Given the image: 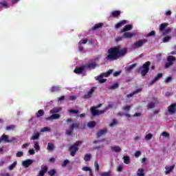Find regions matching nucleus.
I'll return each mask as SVG.
<instances>
[{"instance_id":"nucleus-1","label":"nucleus","mask_w":176,"mask_h":176,"mask_svg":"<svg viewBox=\"0 0 176 176\" xmlns=\"http://www.w3.org/2000/svg\"><path fill=\"white\" fill-rule=\"evenodd\" d=\"M108 55L106 56L107 61H115L120 57H123L127 53V48L120 50V47H114L108 50Z\"/></svg>"},{"instance_id":"nucleus-2","label":"nucleus","mask_w":176,"mask_h":176,"mask_svg":"<svg viewBox=\"0 0 176 176\" xmlns=\"http://www.w3.org/2000/svg\"><path fill=\"white\" fill-rule=\"evenodd\" d=\"M149 67H151V61H147L139 68V71H141L142 76H145L149 72Z\"/></svg>"},{"instance_id":"nucleus-3","label":"nucleus","mask_w":176,"mask_h":176,"mask_svg":"<svg viewBox=\"0 0 176 176\" xmlns=\"http://www.w3.org/2000/svg\"><path fill=\"white\" fill-rule=\"evenodd\" d=\"M98 60H100V57L96 56L93 60V62H89L84 65L85 69L86 68L88 69H96V67H97V61H98Z\"/></svg>"},{"instance_id":"nucleus-4","label":"nucleus","mask_w":176,"mask_h":176,"mask_svg":"<svg viewBox=\"0 0 176 176\" xmlns=\"http://www.w3.org/2000/svg\"><path fill=\"white\" fill-rule=\"evenodd\" d=\"M80 124L79 122H74L69 125V129H66L67 135H72V133H74V130H78Z\"/></svg>"},{"instance_id":"nucleus-5","label":"nucleus","mask_w":176,"mask_h":176,"mask_svg":"<svg viewBox=\"0 0 176 176\" xmlns=\"http://www.w3.org/2000/svg\"><path fill=\"white\" fill-rule=\"evenodd\" d=\"M167 63L164 65V68H170L171 65H174V62L176 61V58L174 56H167Z\"/></svg>"},{"instance_id":"nucleus-6","label":"nucleus","mask_w":176,"mask_h":176,"mask_svg":"<svg viewBox=\"0 0 176 176\" xmlns=\"http://www.w3.org/2000/svg\"><path fill=\"white\" fill-rule=\"evenodd\" d=\"M146 42H148V39L146 38L140 39L133 43V47L135 49H140V47H142Z\"/></svg>"},{"instance_id":"nucleus-7","label":"nucleus","mask_w":176,"mask_h":176,"mask_svg":"<svg viewBox=\"0 0 176 176\" xmlns=\"http://www.w3.org/2000/svg\"><path fill=\"white\" fill-rule=\"evenodd\" d=\"M97 89V87H93L91 88V89L83 96L82 98L85 100H89V98H91L93 96V93H94V91Z\"/></svg>"},{"instance_id":"nucleus-8","label":"nucleus","mask_w":176,"mask_h":176,"mask_svg":"<svg viewBox=\"0 0 176 176\" xmlns=\"http://www.w3.org/2000/svg\"><path fill=\"white\" fill-rule=\"evenodd\" d=\"M69 151L70 152V155L74 157L75 155L78 153V151H79V147L75 146L74 144L70 146Z\"/></svg>"},{"instance_id":"nucleus-9","label":"nucleus","mask_w":176,"mask_h":176,"mask_svg":"<svg viewBox=\"0 0 176 176\" xmlns=\"http://www.w3.org/2000/svg\"><path fill=\"white\" fill-rule=\"evenodd\" d=\"M91 113H92L93 116H97V115H101L105 113V110L98 111L95 107L91 108Z\"/></svg>"},{"instance_id":"nucleus-10","label":"nucleus","mask_w":176,"mask_h":176,"mask_svg":"<svg viewBox=\"0 0 176 176\" xmlns=\"http://www.w3.org/2000/svg\"><path fill=\"white\" fill-rule=\"evenodd\" d=\"M162 78H163V74H162V73L157 74L155 76V77L150 81L149 85L151 86H152V85H155V83H156V82H157V80H159V79H162Z\"/></svg>"},{"instance_id":"nucleus-11","label":"nucleus","mask_w":176,"mask_h":176,"mask_svg":"<svg viewBox=\"0 0 176 176\" xmlns=\"http://www.w3.org/2000/svg\"><path fill=\"white\" fill-rule=\"evenodd\" d=\"M168 112L170 115H174L176 113V103H173L168 107Z\"/></svg>"},{"instance_id":"nucleus-12","label":"nucleus","mask_w":176,"mask_h":176,"mask_svg":"<svg viewBox=\"0 0 176 176\" xmlns=\"http://www.w3.org/2000/svg\"><path fill=\"white\" fill-rule=\"evenodd\" d=\"M120 14H122V12L120 10H114L110 13V16L113 17V19H118Z\"/></svg>"},{"instance_id":"nucleus-13","label":"nucleus","mask_w":176,"mask_h":176,"mask_svg":"<svg viewBox=\"0 0 176 176\" xmlns=\"http://www.w3.org/2000/svg\"><path fill=\"white\" fill-rule=\"evenodd\" d=\"M122 36L123 38H125V39H131L133 36H135V33H131L130 32H124Z\"/></svg>"},{"instance_id":"nucleus-14","label":"nucleus","mask_w":176,"mask_h":176,"mask_svg":"<svg viewBox=\"0 0 176 176\" xmlns=\"http://www.w3.org/2000/svg\"><path fill=\"white\" fill-rule=\"evenodd\" d=\"M107 133H108V130L107 129L99 130L96 133L97 138H100V137H102V135L107 134Z\"/></svg>"},{"instance_id":"nucleus-15","label":"nucleus","mask_w":176,"mask_h":176,"mask_svg":"<svg viewBox=\"0 0 176 176\" xmlns=\"http://www.w3.org/2000/svg\"><path fill=\"white\" fill-rule=\"evenodd\" d=\"M104 74H102L100 76L95 77V79L96 80H98L99 83H105V82H107V79L104 78Z\"/></svg>"},{"instance_id":"nucleus-16","label":"nucleus","mask_w":176,"mask_h":176,"mask_svg":"<svg viewBox=\"0 0 176 176\" xmlns=\"http://www.w3.org/2000/svg\"><path fill=\"white\" fill-rule=\"evenodd\" d=\"M133 30V25H126L123 29L120 30V33L123 34V32H127V31H131Z\"/></svg>"},{"instance_id":"nucleus-17","label":"nucleus","mask_w":176,"mask_h":176,"mask_svg":"<svg viewBox=\"0 0 176 176\" xmlns=\"http://www.w3.org/2000/svg\"><path fill=\"white\" fill-rule=\"evenodd\" d=\"M32 163H34V160L28 159V160L23 161L22 164H23V167L28 168V166H31V164H32Z\"/></svg>"},{"instance_id":"nucleus-18","label":"nucleus","mask_w":176,"mask_h":176,"mask_svg":"<svg viewBox=\"0 0 176 176\" xmlns=\"http://www.w3.org/2000/svg\"><path fill=\"white\" fill-rule=\"evenodd\" d=\"M102 27H104L103 23L95 24L92 28H91V31H96V30H100Z\"/></svg>"},{"instance_id":"nucleus-19","label":"nucleus","mask_w":176,"mask_h":176,"mask_svg":"<svg viewBox=\"0 0 176 176\" xmlns=\"http://www.w3.org/2000/svg\"><path fill=\"white\" fill-rule=\"evenodd\" d=\"M39 138H41V133L36 131H34L33 135L31 138V140L35 141L36 140H39Z\"/></svg>"},{"instance_id":"nucleus-20","label":"nucleus","mask_w":176,"mask_h":176,"mask_svg":"<svg viewBox=\"0 0 176 176\" xmlns=\"http://www.w3.org/2000/svg\"><path fill=\"white\" fill-rule=\"evenodd\" d=\"M60 114L57 113H52V116H50L48 118H45V120H56V119H60Z\"/></svg>"},{"instance_id":"nucleus-21","label":"nucleus","mask_w":176,"mask_h":176,"mask_svg":"<svg viewBox=\"0 0 176 176\" xmlns=\"http://www.w3.org/2000/svg\"><path fill=\"white\" fill-rule=\"evenodd\" d=\"M85 69H86L85 65H82L80 67H76V69H74V74H82V72H83Z\"/></svg>"},{"instance_id":"nucleus-22","label":"nucleus","mask_w":176,"mask_h":176,"mask_svg":"<svg viewBox=\"0 0 176 176\" xmlns=\"http://www.w3.org/2000/svg\"><path fill=\"white\" fill-rule=\"evenodd\" d=\"M1 141H3L4 142H12V140H9V136L7 135L3 134L1 137L0 138Z\"/></svg>"},{"instance_id":"nucleus-23","label":"nucleus","mask_w":176,"mask_h":176,"mask_svg":"<svg viewBox=\"0 0 176 176\" xmlns=\"http://www.w3.org/2000/svg\"><path fill=\"white\" fill-rule=\"evenodd\" d=\"M175 165H171L170 166H166L165 167V174L166 175H168L173 170H174Z\"/></svg>"},{"instance_id":"nucleus-24","label":"nucleus","mask_w":176,"mask_h":176,"mask_svg":"<svg viewBox=\"0 0 176 176\" xmlns=\"http://www.w3.org/2000/svg\"><path fill=\"white\" fill-rule=\"evenodd\" d=\"M140 91H142V88H139L135 90L133 92L126 95L127 98H130V97H133L135 94H138Z\"/></svg>"},{"instance_id":"nucleus-25","label":"nucleus","mask_w":176,"mask_h":176,"mask_svg":"<svg viewBox=\"0 0 176 176\" xmlns=\"http://www.w3.org/2000/svg\"><path fill=\"white\" fill-rule=\"evenodd\" d=\"M126 23H127V21L126 20L120 21V22L116 23V25H115V28L116 29L120 28V27H122V25H124V24H126Z\"/></svg>"},{"instance_id":"nucleus-26","label":"nucleus","mask_w":176,"mask_h":176,"mask_svg":"<svg viewBox=\"0 0 176 176\" xmlns=\"http://www.w3.org/2000/svg\"><path fill=\"white\" fill-rule=\"evenodd\" d=\"M135 67H137V63H133V65H129L128 67H126L125 72H131V71H133Z\"/></svg>"},{"instance_id":"nucleus-27","label":"nucleus","mask_w":176,"mask_h":176,"mask_svg":"<svg viewBox=\"0 0 176 176\" xmlns=\"http://www.w3.org/2000/svg\"><path fill=\"white\" fill-rule=\"evenodd\" d=\"M61 111H63V108L55 107L50 110V113H58V112H61Z\"/></svg>"},{"instance_id":"nucleus-28","label":"nucleus","mask_w":176,"mask_h":176,"mask_svg":"<svg viewBox=\"0 0 176 176\" xmlns=\"http://www.w3.org/2000/svg\"><path fill=\"white\" fill-rule=\"evenodd\" d=\"M111 151L113 152H120L122 151V148L119 146H111Z\"/></svg>"},{"instance_id":"nucleus-29","label":"nucleus","mask_w":176,"mask_h":176,"mask_svg":"<svg viewBox=\"0 0 176 176\" xmlns=\"http://www.w3.org/2000/svg\"><path fill=\"white\" fill-rule=\"evenodd\" d=\"M60 88L61 87L60 86H53L50 89V91L51 93H54V91H59Z\"/></svg>"},{"instance_id":"nucleus-30","label":"nucleus","mask_w":176,"mask_h":176,"mask_svg":"<svg viewBox=\"0 0 176 176\" xmlns=\"http://www.w3.org/2000/svg\"><path fill=\"white\" fill-rule=\"evenodd\" d=\"M100 176H112V170H109L107 172H102L100 173Z\"/></svg>"},{"instance_id":"nucleus-31","label":"nucleus","mask_w":176,"mask_h":176,"mask_svg":"<svg viewBox=\"0 0 176 176\" xmlns=\"http://www.w3.org/2000/svg\"><path fill=\"white\" fill-rule=\"evenodd\" d=\"M43 115H45V111L43 109H40L38 111V112L36 113V118H42V116H43Z\"/></svg>"},{"instance_id":"nucleus-32","label":"nucleus","mask_w":176,"mask_h":176,"mask_svg":"<svg viewBox=\"0 0 176 176\" xmlns=\"http://www.w3.org/2000/svg\"><path fill=\"white\" fill-rule=\"evenodd\" d=\"M144 171H145L144 168H139L137 173L138 176H145V173H144Z\"/></svg>"},{"instance_id":"nucleus-33","label":"nucleus","mask_w":176,"mask_h":176,"mask_svg":"<svg viewBox=\"0 0 176 176\" xmlns=\"http://www.w3.org/2000/svg\"><path fill=\"white\" fill-rule=\"evenodd\" d=\"M5 8V9H8V8H9V5H8V2L6 1L0 2V8Z\"/></svg>"},{"instance_id":"nucleus-34","label":"nucleus","mask_w":176,"mask_h":176,"mask_svg":"<svg viewBox=\"0 0 176 176\" xmlns=\"http://www.w3.org/2000/svg\"><path fill=\"white\" fill-rule=\"evenodd\" d=\"M123 161L125 164H129L130 163V157L125 155L123 157Z\"/></svg>"},{"instance_id":"nucleus-35","label":"nucleus","mask_w":176,"mask_h":176,"mask_svg":"<svg viewBox=\"0 0 176 176\" xmlns=\"http://www.w3.org/2000/svg\"><path fill=\"white\" fill-rule=\"evenodd\" d=\"M168 25V23H162L160 25V31H164V30H166V27H167Z\"/></svg>"},{"instance_id":"nucleus-36","label":"nucleus","mask_w":176,"mask_h":176,"mask_svg":"<svg viewBox=\"0 0 176 176\" xmlns=\"http://www.w3.org/2000/svg\"><path fill=\"white\" fill-rule=\"evenodd\" d=\"M91 159V154H90V153L85 154V155L84 157L85 162H90Z\"/></svg>"},{"instance_id":"nucleus-37","label":"nucleus","mask_w":176,"mask_h":176,"mask_svg":"<svg viewBox=\"0 0 176 176\" xmlns=\"http://www.w3.org/2000/svg\"><path fill=\"white\" fill-rule=\"evenodd\" d=\"M113 73V69H110L109 70L108 72H105V73H102L103 74V76L105 77V78H108L109 76H111V74Z\"/></svg>"},{"instance_id":"nucleus-38","label":"nucleus","mask_w":176,"mask_h":176,"mask_svg":"<svg viewBox=\"0 0 176 176\" xmlns=\"http://www.w3.org/2000/svg\"><path fill=\"white\" fill-rule=\"evenodd\" d=\"M87 126H88V127H89V129H93V128L96 127V122L91 121L87 123Z\"/></svg>"},{"instance_id":"nucleus-39","label":"nucleus","mask_w":176,"mask_h":176,"mask_svg":"<svg viewBox=\"0 0 176 176\" xmlns=\"http://www.w3.org/2000/svg\"><path fill=\"white\" fill-rule=\"evenodd\" d=\"M34 148L35 151H40L41 146H39V142H34Z\"/></svg>"},{"instance_id":"nucleus-40","label":"nucleus","mask_w":176,"mask_h":176,"mask_svg":"<svg viewBox=\"0 0 176 176\" xmlns=\"http://www.w3.org/2000/svg\"><path fill=\"white\" fill-rule=\"evenodd\" d=\"M43 174H46L47 173V166H41V170H40Z\"/></svg>"},{"instance_id":"nucleus-41","label":"nucleus","mask_w":176,"mask_h":176,"mask_svg":"<svg viewBox=\"0 0 176 176\" xmlns=\"http://www.w3.org/2000/svg\"><path fill=\"white\" fill-rule=\"evenodd\" d=\"M47 151H53L54 149V144L52 143H48L47 147Z\"/></svg>"},{"instance_id":"nucleus-42","label":"nucleus","mask_w":176,"mask_h":176,"mask_svg":"<svg viewBox=\"0 0 176 176\" xmlns=\"http://www.w3.org/2000/svg\"><path fill=\"white\" fill-rule=\"evenodd\" d=\"M17 166V162H14L11 165L9 166L8 168L12 171Z\"/></svg>"},{"instance_id":"nucleus-43","label":"nucleus","mask_w":176,"mask_h":176,"mask_svg":"<svg viewBox=\"0 0 176 176\" xmlns=\"http://www.w3.org/2000/svg\"><path fill=\"white\" fill-rule=\"evenodd\" d=\"M171 31H173V28H168L164 30V32H163V35H168V34H170Z\"/></svg>"},{"instance_id":"nucleus-44","label":"nucleus","mask_w":176,"mask_h":176,"mask_svg":"<svg viewBox=\"0 0 176 176\" xmlns=\"http://www.w3.org/2000/svg\"><path fill=\"white\" fill-rule=\"evenodd\" d=\"M118 87H119V84L116 83V84H114V85H111V86L109 87V89L110 90H115V89H118Z\"/></svg>"},{"instance_id":"nucleus-45","label":"nucleus","mask_w":176,"mask_h":176,"mask_svg":"<svg viewBox=\"0 0 176 176\" xmlns=\"http://www.w3.org/2000/svg\"><path fill=\"white\" fill-rule=\"evenodd\" d=\"M48 174L50 176L56 175V170H54V169L50 170L49 172H48Z\"/></svg>"},{"instance_id":"nucleus-46","label":"nucleus","mask_w":176,"mask_h":176,"mask_svg":"<svg viewBox=\"0 0 176 176\" xmlns=\"http://www.w3.org/2000/svg\"><path fill=\"white\" fill-rule=\"evenodd\" d=\"M69 160H65L62 163V167H67V164H69Z\"/></svg>"},{"instance_id":"nucleus-47","label":"nucleus","mask_w":176,"mask_h":176,"mask_svg":"<svg viewBox=\"0 0 176 176\" xmlns=\"http://www.w3.org/2000/svg\"><path fill=\"white\" fill-rule=\"evenodd\" d=\"M162 137H164L165 138H168V137H170V133H168L166 131H164L162 133Z\"/></svg>"},{"instance_id":"nucleus-48","label":"nucleus","mask_w":176,"mask_h":176,"mask_svg":"<svg viewBox=\"0 0 176 176\" xmlns=\"http://www.w3.org/2000/svg\"><path fill=\"white\" fill-rule=\"evenodd\" d=\"M155 102H152L148 104V109H152L155 107Z\"/></svg>"},{"instance_id":"nucleus-49","label":"nucleus","mask_w":176,"mask_h":176,"mask_svg":"<svg viewBox=\"0 0 176 176\" xmlns=\"http://www.w3.org/2000/svg\"><path fill=\"white\" fill-rule=\"evenodd\" d=\"M14 127H15L14 125H10L6 127V130H7V131H9L10 130H14Z\"/></svg>"},{"instance_id":"nucleus-50","label":"nucleus","mask_w":176,"mask_h":176,"mask_svg":"<svg viewBox=\"0 0 176 176\" xmlns=\"http://www.w3.org/2000/svg\"><path fill=\"white\" fill-rule=\"evenodd\" d=\"M130 108H131V106L126 105L123 107V111H125L126 112H129V111H130Z\"/></svg>"},{"instance_id":"nucleus-51","label":"nucleus","mask_w":176,"mask_h":176,"mask_svg":"<svg viewBox=\"0 0 176 176\" xmlns=\"http://www.w3.org/2000/svg\"><path fill=\"white\" fill-rule=\"evenodd\" d=\"M82 141H77V142H76V143L74 144L73 145H74V146H76V148H78L79 145H82Z\"/></svg>"},{"instance_id":"nucleus-52","label":"nucleus","mask_w":176,"mask_h":176,"mask_svg":"<svg viewBox=\"0 0 176 176\" xmlns=\"http://www.w3.org/2000/svg\"><path fill=\"white\" fill-rule=\"evenodd\" d=\"M154 35H156V32L153 30V31L150 32L148 34H146V36L147 37L154 36Z\"/></svg>"},{"instance_id":"nucleus-53","label":"nucleus","mask_w":176,"mask_h":176,"mask_svg":"<svg viewBox=\"0 0 176 176\" xmlns=\"http://www.w3.org/2000/svg\"><path fill=\"white\" fill-rule=\"evenodd\" d=\"M94 166L96 167V171H100V165L98 164L97 161H95Z\"/></svg>"},{"instance_id":"nucleus-54","label":"nucleus","mask_w":176,"mask_h":176,"mask_svg":"<svg viewBox=\"0 0 176 176\" xmlns=\"http://www.w3.org/2000/svg\"><path fill=\"white\" fill-rule=\"evenodd\" d=\"M78 98V96H70L69 98V101H74V100H76Z\"/></svg>"},{"instance_id":"nucleus-55","label":"nucleus","mask_w":176,"mask_h":176,"mask_svg":"<svg viewBox=\"0 0 176 176\" xmlns=\"http://www.w3.org/2000/svg\"><path fill=\"white\" fill-rule=\"evenodd\" d=\"M118 124V121L116 120H113V122L109 124V126L113 127V126H115V124Z\"/></svg>"},{"instance_id":"nucleus-56","label":"nucleus","mask_w":176,"mask_h":176,"mask_svg":"<svg viewBox=\"0 0 176 176\" xmlns=\"http://www.w3.org/2000/svg\"><path fill=\"white\" fill-rule=\"evenodd\" d=\"M152 137H153V135H152L151 133H148V134L146 135L145 139L146 140H152Z\"/></svg>"},{"instance_id":"nucleus-57","label":"nucleus","mask_w":176,"mask_h":176,"mask_svg":"<svg viewBox=\"0 0 176 176\" xmlns=\"http://www.w3.org/2000/svg\"><path fill=\"white\" fill-rule=\"evenodd\" d=\"M83 171H89V173H91V168L87 166H85L82 168Z\"/></svg>"},{"instance_id":"nucleus-58","label":"nucleus","mask_w":176,"mask_h":176,"mask_svg":"<svg viewBox=\"0 0 176 176\" xmlns=\"http://www.w3.org/2000/svg\"><path fill=\"white\" fill-rule=\"evenodd\" d=\"M170 39H171V37L167 36H165L164 38H163V42L166 43V42H168V41H170Z\"/></svg>"},{"instance_id":"nucleus-59","label":"nucleus","mask_w":176,"mask_h":176,"mask_svg":"<svg viewBox=\"0 0 176 176\" xmlns=\"http://www.w3.org/2000/svg\"><path fill=\"white\" fill-rule=\"evenodd\" d=\"M45 131H50V129H49L47 126H45L41 129V133H45Z\"/></svg>"},{"instance_id":"nucleus-60","label":"nucleus","mask_w":176,"mask_h":176,"mask_svg":"<svg viewBox=\"0 0 176 176\" xmlns=\"http://www.w3.org/2000/svg\"><path fill=\"white\" fill-rule=\"evenodd\" d=\"M141 156V151H138L135 153V157H140Z\"/></svg>"},{"instance_id":"nucleus-61","label":"nucleus","mask_w":176,"mask_h":176,"mask_svg":"<svg viewBox=\"0 0 176 176\" xmlns=\"http://www.w3.org/2000/svg\"><path fill=\"white\" fill-rule=\"evenodd\" d=\"M69 112L70 113H78L79 112V110H75V109H69Z\"/></svg>"},{"instance_id":"nucleus-62","label":"nucleus","mask_w":176,"mask_h":176,"mask_svg":"<svg viewBox=\"0 0 176 176\" xmlns=\"http://www.w3.org/2000/svg\"><path fill=\"white\" fill-rule=\"evenodd\" d=\"M23 151H19L18 153H16V157H21L23 156Z\"/></svg>"},{"instance_id":"nucleus-63","label":"nucleus","mask_w":176,"mask_h":176,"mask_svg":"<svg viewBox=\"0 0 176 176\" xmlns=\"http://www.w3.org/2000/svg\"><path fill=\"white\" fill-rule=\"evenodd\" d=\"M172 79L173 78H171V76L166 78L165 80V83H168L169 82H171Z\"/></svg>"},{"instance_id":"nucleus-64","label":"nucleus","mask_w":176,"mask_h":176,"mask_svg":"<svg viewBox=\"0 0 176 176\" xmlns=\"http://www.w3.org/2000/svg\"><path fill=\"white\" fill-rule=\"evenodd\" d=\"M28 152L30 155H35V151L34 149H30Z\"/></svg>"}]
</instances>
